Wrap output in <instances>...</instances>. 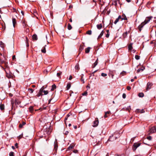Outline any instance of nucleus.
I'll return each mask as SVG.
<instances>
[{
    "label": "nucleus",
    "instance_id": "1",
    "mask_svg": "<svg viewBox=\"0 0 156 156\" xmlns=\"http://www.w3.org/2000/svg\"><path fill=\"white\" fill-rule=\"evenodd\" d=\"M152 18V16L147 17L146 18L144 22H143L140 25L138 26V29L140 31L141 30V28L147 23H148Z\"/></svg>",
    "mask_w": 156,
    "mask_h": 156
},
{
    "label": "nucleus",
    "instance_id": "2",
    "mask_svg": "<svg viewBox=\"0 0 156 156\" xmlns=\"http://www.w3.org/2000/svg\"><path fill=\"white\" fill-rule=\"evenodd\" d=\"M45 128L44 129V134L49 135L51 132L52 129L50 128V126H49L48 127H45V126L44 127V128Z\"/></svg>",
    "mask_w": 156,
    "mask_h": 156
},
{
    "label": "nucleus",
    "instance_id": "3",
    "mask_svg": "<svg viewBox=\"0 0 156 156\" xmlns=\"http://www.w3.org/2000/svg\"><path fill=\"white\" fill-rule=\"evenodd\" d=\"M141 144L140 143H134L132 147V149L133 151H135L139 146H140Z\"/></svg>",
    "mask_w": 156,
    "mask_h": 156
},
{
    "label": "nucleus",
    "instance_id": "4",
    "mask_svg": "<svg viewBox=\"0 0 156 156\" xmlns=\"http://www.w3.org/2000/svg\"><path fill=\"white\" fill-rule=\"evenodd\" d=\"M117 139V137H115V135H113L112 136L110 137L108 139V141H112L116 140Z\"/></svg>",
    "mask_w": 156,
    "mask_h": 156
},
{
    "label": "nucleus",
    "instance_id": "5",
    "mask_svg": "<svg viewBox=\"0 0 156 156\" xmlns=\"http://www.w3.org/2000/svg\"><path fill=\"white\" fill-rule=\"evenodd\" d=\"M58 147V143H57V140L56 139H55V142H54V150H53V151H55V153L56 152V151Z\"/></svg>",
    "mask_w": 156,
    "mask_h": 156
},
{
    "label": "nucleus",
    "instance_id": "6",
    "mask_svg": "<svg viewBox=\"0 0 156 156\" xmlns=\"http://www.w3.org/2000/svg\"><path fill=\"white\" fill-rule=\"evenodd\" d=\"M98 123L99 121L98 118H95V120L93 122V126L94 127H96L97 126L98 124Z\"/></svg>",
    "mask_w": 156,
    "mask_h": 156
},
{
    "label": "nucleus",
    "instance_id": "7",
    "mask_svg": "<svg viewBox=\"0 0 156 156\" xmlns=\"http://www.w3.org/2000/svg\"><path fill=\"white\" fill-rule=\"evenodd\" d=\"M44 89L43 87H42L41 88L38 94L36 95V96L37 97H39L41 95H42V93L43 92V90Z\"/></svg>",
    "mask_w": 156,
    "mask_h": 156
},
{
    "label": "nucleus",
    "instance_id": "8",
    "mask_svg": "<svg viewBox=\"0 0 156 156\" xmlns=\"http://www.w3.org/2000/svg\"><path fill=\"white\" fill-rule=\"evenodd\" d=\"M153 84L152 83L150 82H148L147 84V86L146 87V90H147L150 89L152 85Z\"/></svg>",
    "mask_w": 156,
    "mask_h": 156
},
{
    "label": "nucleus",
    "instance_id": "9",
    "mask_svg": "<svg viewBox=\"0 0 156 156\" xmlns=\"http://www.w3.org/2000/svg\"><path fill=\"white\" fill-rule=\"evenodd\" d=\"M5 68H4L2 67L4 70H5V71L6 72V73L9 72H10L9 70V67L7 65L5 64Z\"/></svg>",
    "mask_w": 156,
    "mask_h": 156
},
{
    "label": "nucleus",
    "instance_id": "10",
    "mask_svg": "<svg viewBox=\"0 0 156 156\" xmlns=\"http://www.w3.org/2000/svg\"><path fill=\"white\" fill-rule=\"evenodd\" d=\"M150 133H153L156 132V126H155L152 127L151 129L149 130Z\"/></svg>",
    "mask_w": 156,
    "mask_h": 156
},
{
    "label": "nucleus",
    "instance_id": "11",
    "mask_svg": "<svg viewBox=\"0 0 156 156\" xmlns=\"http://www.w3.org/2000/svg\"><path fill=\"white\" fill-rule=\"evenodd\" d=\"M135 112L136 113H144L145 111L143 109H137L136 110Z\"/></svg>",
    "mask_w": 156,
    "mask_h": 156
},
{
    "label": "nucleus",
    "instance_id": "12",
    "mask_svg": "<svg viewBox=\"0 0 156 156\" xmlns=\"http://www.w3.org/2000/svg\"><path fill=\"white\" fill-rule=\"evenodd\" d=\"M6 76L8 78H11L13 77L12 74L10 72L6 73Z\"/></svg>",
    "mask_w": 156,
    "mask_h": 156
},
{
    "label": "nucleus",
    "instance_id": "13",
    "mask_svg": "<svg viewBox=\"0 0 156 156\" xmlns=\"http://www.w3.org/2000/svg\"><path fill=\"white\" fill-rule=\"evenodd\" d=\"M12 21L13 26L14 27H15L16 25V19L15 18H13L12 19Z\"/></svg>",
    "mask_w": 156,
    "mask_h": 156
},
{
    "label": "nucleus",
    "instance_id": "14",
    "mask_svg": "<svg viewBox=\"0 0 156 156\" xmlns=\"http://www.w3.org/2000/svg\"><path fill=\"white\" fill-rule=\"evenodd\" d=\"M84 47L83 45H80L79 48V52L80 53L81 51L83 49Z\"/></svg>",
    "mask_w": 156,
    "mask_h": 156
},
{
    "label": "nucleus",
    "instance_id": "15",
    "mask_svg": "<svg viewBox=\"0 0 156 156\" xmlns=\"http://www.w3.org/2000/svg\"><path fill=\"white\" fill-rule=\"evenodd\" d=\"M32 38L34 40H37V36L36 34H34L32 36Z\"/></svg>",
    "mask_w": 156,
    "mask_h": 156
},
{
    "label": "nucleus",
    "instance_id": "16",
    "mask_svg": "<svg viewBox=\"0 0 156 156\" xmlns=\"http://www.w3.org/2000/svg\"><path fill=\"white\" fill-rule=\"evenodd\" d=\"M121 18V16H119L118 18L116 19L115 21L114 22V23L116 24L119 21V19Z\"/></svg>",
    "mask_w": 156,
    "mask_h": 156
},
{
    "label": "nucleus",
    "instance_id": "17",
    "mask_svg": "<svg viewBox=\"0 0 156 156\" xmlns=\"http://www.w3.org/2000/svg\"><path fill=\"white\" fill-rule=\"evenodd\" d=\"M91 48L90 47H88L87 48L85 49V52L86 53H88L90 51V49Z\"/></svg>",
    "mask_w": 156,
    "mask_h": 156
},
{
    "label": "nucleus",
    "instance_id": "18",
    "mask_svg": "<svg viewBox=\"0 0 156 156\" xmlns=\"http://www.w3.org/2000/svg\"><path fill=\"white\" fill-rule=\"evenodd\" d=\"M110 111H107V112H105V114L104 116V117L105 118H107L108 116L107 115H109L110 114Z\"/></svg>",
    "mask_w": 156,
    "mask_h": 156
},
{
    "label": "nucleus",
    "instance_id": "19",
    "mask_svg": "<svg viewBox=\"0 0 156 156\" xmlns=\"http://www.w3.org/2000/svg\"><path fill=\"white\" fill-rule=\"evenodd\" d=\"M133 48L132 44L131 43L128 45V49L129 51H131Z\"/></svg>",
    "mask_w": 156,
    "mask_h": 156
},
{
    "label": "nucleus",
    "instance_id": "20",
    "mask_svg": "<svg viewBox=\"0 0 156 156\" xmlns=\"http://www.w3.org/2000/svg\"><path fill=\"white\" fill-rule=\"evenodd\" d=\"M97 27L98 29L100 30L102 27V24H97Z\"/></svg>",
    "mask_w": 156,
    "mask_h": 156
},
{
    "label": "nucleus",
    "instance_id": "21",
    "mask_svg": "<svg viewBox=\"0 0 156 156\" xmlns=\"http://www.w3.org/2000/svg\"><path fill=\"white\" fill-rule=\"evenodd\" d=\"M29 110L30 112H32L34 110L33 107L32 106L30 107L29 108Z\"/></svg>",
    "mask_w": 156,
    "mask_h": 156
},
{
    "label": "nucleus",
    "instance_id": "22",
    "mask_svg": "<svg viewBox=\"0 0 156 156\" xmlns=\"http://www.w3.org/2000/svg\"><path fill=\"white\" fill-rule=\"evenodd\" d=\"M75 69L76 70H78L80 69L79 65L78 64H76L75 66Z\"/></svg>",
    "mask_w": 156,
    "mask_h": 156
},
{
    "label": "nucleus",
    "instance_id": "23",
    "mask_svg": "<svg viewBox=\"0 0 156 156\" xmlns=\"http://www.w3.org/2000/svg\"><path fill=\"white\" fill-rule=\"evenodd\" d=\"M0 108L1 110H3L4 109V105L3 104L0 105Z\"/></svg>",
    "mask_w": 156,
    "mask_h": 156
},
{
    "label": "nucleus",
    "instance_id": "24",
    "mask_svg": "<svg viewBox=\"0 0 156 156\" xmlns=\"http://www.w3.org/2000/svg\"><path fill=\"white\" fill-rule=\"evenodd\" d=\"M144 68L142 67V68L139 69L137 71V73H138L140 71H142L144 69Z\"/></svg>",
    "mask_w": 156,
    "mask_h": 156
},
{
    "label": "nucleus",
    "instance_id": "25",
    "mask_svg": "<svg viewBox=\"0 0 156 156\" xmlns=\"http://www.w3.org/2000/svg\"><path fill=\"white\" fill-rule=\"evenodd\" d=\"M46 46V45H45V47H43L42 48V49L41 50V52H42V53H46V48H45V47Z\"/></svg>",
    "mask_w": 156,
    "mask_h": 156
},
{
    "label": "nucleus",
    "instance_id": "26",
    "mask_svg": "<svg viewBox=\"0 0 156 156\" xmlns=\"http://www.w3.org/2000/svg\"><path fill=\"white\" fill-rule=\"evenodd\" d=\"M26 123L25 122H23L22 124H20L19 126V127L20 128H22L23 126Z\"/></svg>",
    "mask_w": 156,
    "mask_h": 156
},
{
    "label": "nucleus",
    "instance_id": "27",
    "mask_svg": "<svg viewBox=\"0 0 156 156\" xmlns=\"http://www.w3.org/2000/svg\"><path fill=\"white\" fill-rule=\"evenodd\" d=\"M72 27L71 25V24L69 23L68 24V27H67L68 29L69 30H70L72 29Z\"/></svg>",
    "mask_w": 156,
    "mask_h": 156
},
{
    "label": "nucleus",
    "instance_id": "28",
    "mask_svg": "<svg viewBox=\"0 0 156 156\" xmlns=\"http://www.w3.org/2000/svg\"><path fill=\"white\" fill-rule=\"evenodd\" d=\"M56 88V86L55 84H53L52 86V88L51 89V91H53Z\"/></svg>",
    "mask_w": 156,
    "mask_h": 156
},
{
    "label": "nucleus",
    "instance_id": "29",
    "mask_svg": "<svg viewBox=\"0 0 156 156\" xmlns=\"http://www.w3.org/2000/svg\"><path fill=\"white\" fill-rule=\"evenodd\" d=\"M0 61L1 62L2 64H4L5 65V64H7L6 62L4 60H2L1 58V57H0Z\"/></svg>",
    "mask_w": 156,
    "mask_h": 156
},
{
    "label": "nucleus",
    "instance_id": "30",
    "mask_svg": "<svg viewBox=\"0 0 156 156\" xmlns=\"http://www.w3.org/2000/svg\"><path fill=\"white\" fill-rule=\"evenodd\" d=\"M71 87V84L70 83H69L67 84L66 86V90H68Z\"/></svg>",
    "mask_w": 156,
    "mask_h": 156
},
{
    "label": "nucleus",
    "instance_id": "31",
    "mask_svg": "<svg viewBox=\"0 0 156 156\" xmlns=\"http://www.w3.org/2000/svg\"><path fill=\"white\" fill-rule=\"evenodd\" d=\"M74 147V145H73L71 144L69 146L68 148V149L70 150V149H72Z\"/></svg>",
    "mask_w": 156,
    "mask_h": 156
},
{
    "label": "nucleus",
    "instance_id": "32",
    "mask_svg": "<svg viewBox=\"0 0 156 156\" xmlns=\"http://www.w3.org/2000/svg\"><path fill=\"white\" fill-rule=\"evenodd\" d=\"M138 96L140 97H143L144 96V94L143 93H140L138 94Z\"/></svg>",
    "mask_w": 156,
    "mask_h": 156
},
{
    "label": "nucleus",
    "instance_id": "33",
    "mask_svg": "<svg viewBox=\"0 0 156 156\" xmlns=\"http://www.w3.org/2000/svg\"><path fill=\"white\" fill-rule=\"evenodd\" d=\"M22 24L23 27H25L26 25L25 21L24 20H23L22 21Z\"/></svg>",
    "mask_w": 156,
    "mask_h": 156
},
{
    "label": "nucleus",
    "instance_id": "34",
    "mask_svg": "<svg viewBox=\"0 0 156 156\" xmlns=\"http://www.w3.org/2000/svg\"><path fill=\"white\" fill-rule=\"evenodd\" d=\"M83 75H82L81 76V79L80 80L83 83H84V79H83Z\"/></svg>",
    "mask_w": 156,
    "mask_h": 156
},
{
    "label": "nucleus",
    "instance_id": "35",
    "mask_svg": "<svg viewBox=\"0 0 156 156\" xmlns=\"http://www.w3.org/2000/svg\"><path fill=\"white\" fill-rule=\"evenodd\" d=\"M98 62H95L92 65V68H94L98 64Z\"/></svg>",
    "mask_w": 156,
    "mask_h": 156
},
{
    "label": "nucleus",
    "instance_id": "36",
    "mask_svg": "<svg viewBox=\"0 0 156 156\" xmlns=\"http://www.w3.org/2000/svg\"><path fill=\"white\" fill-rule=\"evenodd\" d=\"M28 90L29 92L31 93H33L34 91V90L31 88L28 89Z\"/></svg>",
    "mask_w": 156,
    "mask_h": 156
},
{
    "label": "nucleus",
    "instance_id": "37",
    "mask_svg": "<svg viewBox=\"0 0 156 156\" xmlns=\"http://www.w3.org/2000/svg\"><path fill=\"white\" fill-rule=\"evenodd\" d=\"M127 32H126L125 33H124L123 34V37L124 38L126 37L127 36Z\"/></svg>",
    "mask_w": 156,
    "mask_h": 156
},
{
    "label": "nucleus",
    "instance_id": "38",
    "mask_svg": "<svg viewBox=\"0 0 156 156\" xmlns=\"http://www.w3.org/2000/svg\"><path fill=\"white\" fill-rule=\"evenodd\" d=\"M92 31L91 30H89L86 32V34H87L91 35V34Z\"/></svg>",
    "mask_w": 156,
    "mask_h": 156
},
{
    "label": "nucleus",
    "instance_id": "39",
    "mask_svg": "<svg viewBox=\"0 0 156 156\" xmlns=\"http://www.w3.org/2000/svg\"><path fill=\"white\" fill-rule=\"evenodd\" d=\"M26 43L27 44V47L29 46V44H28V38L27 37H26Z\"/></svg>",
    "mask_w": 156,
    "mask_h": 156
},
{
    "label": "nucleus",
    "instance_id": "40",
    "mask_svg": "<svg viewBox=\"0 0 156 156\" xmlns=\"http://www.w3.org/2000/svg\"><path fill=\"white\" fill-rule=\"evenodd\" d=\"M43 92H44V95H46L48 93V90H43Z\"/></svg>",
    "mask_w": 156,
    "mask_h": 156
},
{
    "label": "nucleus",
    "instance_id": "41",
    "mask_svg": "<svg viewBox=\"0 0 156 156\" xmlns=\"http://www.w3.org/2000/svg\"><path fill=\"white\" fill-rule=\"evenodd\" d=\"M135 59L136 60H139L140 58V56L138 55H136L135 56Z\"/></svg>",
    "mask_w": 156,
    "mask_h": 156
},
{
    "label": "nucleus",
    "instance_id": "42",
    "mask_svg": "<svg viewBox=\"0 0 156 156\" xmlns=\"http://www.w3.org/2000/svg\"><path fill=\"white\" fill-rule=\"evenodd\" d=\"M101 76L103 77H105L107 76V74L106 73H102L101 74Z\"/></svg>",
    "mask_w": 156,
    "mask_h": 156
},
{
    "label": "nucleus",
    "instance_id": "43",
    "mask_svg": "<svg viewBox=\"0 0 156 156\" xmlns=\"http://www.w3.org/2000/svg\"><path fill=\"white\" fill-rule=\"evenodd\" d=\"M9 156H14V152H10L9 154Z\"/></svg>",
    "mask_w": 156,
    "mask_h": 156
},
{
    "label": "nucleus",
    "instance_id": "44",
    "mask_svg": "<svg viewBox=\"0 0 156 156\" xmlns=\"http://www.w3.org/2000/svg\"><path fill=\"white\" fill-rule=\"evenodd\" d=\"M119 133H117L116 134H114V135H115V137H117V138L118 137H119Z\"/></svg>",
    "mask_w": 156,
    "mask_h": 156
},
{
    "label": "nucleus",
    "instance_id": "45",
    "mask_svg": "<svg viewBox=\"0 0 156 156\" xmlns=\"http://www.w3.org/2000/svg\"><path fill=\"white\" fill-rule=\"evenodd\" d=\"M130 109H131L130 106H128V107L126 108V110H128L129 111H130Z\"/></svg>",
    "mask_w": 156,
    "mask_h": 156
},
{
    "label": "nucleus",
    "instance_id": "46",
    "mask_svg": "<svg viewBox=\"0 0 156 156\" xmlns=\"http://www.w3.org/2000/svg\"><path fill=\"white\" fill-rule=\"evenodd\" d=\"M147 139L149 140H151V139H152V137L151 136H149L148 137H147Z\"/></svg>",
    "mask_w": 156,
    "mask_h": 156
},
{
    "label": "nucleus",
    "instance_id": "47",
    "mask_svg": "<svg viewBox=\"0 0 156 156\" xmlns=\"http://www.w3.org/2000/svg\"><path fill=\"white\" fill-rule=\"evenodd\" d=\"M126 72L124 71H123L122 72H121L120 74V75H121L122 76H123L124 75H125L126 74Z\"/></svg>",
    "mask_w": 156,
    "mask_h": 156
},
{
    "label": "nucleus",
    "instance_id": "48",
    "mask_svg": "<svg viewBox=\"0 0 156 156\" xmlns=\"http://www.w3.org/2000/svg\"><path fill=\"white\" fill-rule=\"evenodd\" d=\"M121 19H122V20H127L126 17V16L124 17L123 18H121Z\"/></svg>",
    "mask_w": 156,
    "mask_h": 156
},
{
    "label": "nucleus",
    "instance_id": "49",
    "mask_svg": "<svg viewBox=\"0 0 156 156\" xmlns=\"http://www.w3.org/2000/svg\"><path fill=\"white\" fill-rule=\"evenodd\" d=\"M104 33V31L102 30L101 32V34H100L99 35H100V36H101L102 37V36L103 35Z\"/></svg>",
    "mask_w": 156,
    "mask_h": 156
},
{
    "label": "nucleus",
    "instance_id": "50",
    "mask_svg": "<svg viewBox=\"0 0 156 156\" xmlns=\"http://www.w3.org/2000/svg\"><path fill=\"white\" fill-rule=\"evenodd\" d=\"M82 95H83V96H84V95H86L87 94V92H84L82 94Z\"/></svg>",
    "mask_w": 156,
    "mask_h": 156
},
{
    "label": "nucleus",
    "instance_id": "51",
    "mask_svg": "<svg viewBox=\"0 0 156 156\" xmlns=\"http://www.w3.org/2000/svg\"><path fill=\"white\" fill-rule=\"evenodd\" d=\"M16 104H17V105H19L20 103V102L19 101H17V100H15V101Z\"/></svg>",
    "mask_w": 156,
    "mask_h": 156
},
{
    "label": "nucleus",
    "instance_id": "52",
    "mask_svg": "<svg viewBox=\"0 0 156 156\" xmlns=\"http://www.w3.org/2000/svg\"><path fill=\"white\" fill-rule=\"evenodd\" d=\"M122 98H125L126 97V94H125V93H124L123 94H122Z\"/></svg>",
    "mask_w": 156,
    "mask_h": 156
},
{
    "label": "nucleus",
    "instance_id": "53",
    "mask_svg": "<svg viewBox=\"0 0 156 156\" xmlns=\"http://www.w3.org/2000/svg\"><path fill=\"white\" fill-rule=\"evenodd\" d=\"M61 73H62L61 72L58 73L57 74V76L58 77H59L60 76V75H61Z\"/></svg>",
    "mask_w": 156,
    "mask_h": 156
},
{
    "label": "nucleus",
    "instance_id": "54",
    "mask_svg": "<svg viewBox=\"0 0 156 156\" xmlns=\"http://www.w3.org/2000/svg\"><path fill=\"white\" fill-rule=\"evenodd\" d=\"M15 146L16 148H18V144L17 143H16L15 144Z\"/></svg>",
    "mask_w": 156,
    "mask_h": 156
},
{
    "label": "nucleus",
    "instance_id": "55",
    "mask_svg": "<svg viewBox=\"0 0 156 156\" xmlns=\"http://www.w3.org/2000/svg\"><path fill=\"white\" fill-rule=\"evenodd\" d=\"M131 89V87L129 86H128L127 87V89L128 90H130Z\"/></svg>",
    "mask_w": 156,
    "mask_h": 156
},
{
    "label": "nucleus",
    "instance_id": "56",
    "mask_svg": "<svg viewBox=\"0 0 156 156\" xmlns=\"http://www.w3.org/2000/svg\"><path fill=\"white\" fill-rule=\"evenodd\" d=\"M109 34L108 33H107L106 35V37L107 38L109 37Z\"/></svg>",
    "mask_w": 156,
    "mask_h": 156
},
{
    "label": "nucleus",
    "instance_id": "57",
    "mask_svg": "<svg viewBox=\"0 0 156 156\" xmlns=\"http://www.w3.org/2000/svg\"><path fill=\"white\" fill-rule=\"evenodd\" d=\"M115 156H125L124 154H121L120 155L117 154V155H115Z\"/></svg>",
    "mask_w": 156,
    "mask_h": 156
},
{
    "label": "nucleus",
    "instance_id": "58",
    "mask_svg": "<svg viewBox=\"0 0 156 156\" xmlns=\"http://www.w3.org/2000/svg\"><path fill=\"white\" fill-rule=\"evenodd\" d=\"M72 76L70 75V76H69V80H72Z\"/></svg>",
    "mask_w": 156,
    "mask_h": 156
},
{
    "label": "nucleus",
    "instance_id": "59",
    "mask_svg": "<svg viewBox=\"0 0 156 156\" xmlns=\"http://www.w3.org/2000/svg\"><path fill=\"white\" fill-rule=\"evenodd\" d=\"M15 58V55H13L12 56V59L13 60H14L15 58Z\"/></svg>",
    "mask_w": 156,
    "mask_h": 156
},
{
    "label": "nucleus",
    "instance_id": "60",
    "mask_svg": "<svg viewBox=\"0 0 156 156\" xmlns=\"http://www.w3.org/2000/svg\"><path fill=\"white\" fill-rule=\"evenodd\" d=\"M114 4H115V5L116 6L117 5V1L114 2Z\"/></svg>",
    "mask_w": 156,
    "mask_h": 156
},
{
    "label": "nucleus",
    "instance_id": "61",
    "mask_svg": "<svg viewBox=\"0 0 156 156\" xmlns=\"http://www.w3.org/2000/svg\"><path fill=\"white\" fill-rule=\"evenodd\" d=\"M21 13L22 14V15H23H23H24V12H23V11H22V10H21Z\"/></svg>",
    "mask_w": 156,
    "mask_h": 156
},
{
    "label": "nucleus",
    "instance_id": "62",
    "mask_svg": "<svg viewBox=\"0 0 156 156\" xmlns=\"http://www.w3.org/2000/svg\"><path fill=\"white\" fill-rule=\"evenodd\" d=\"M126 0L128 2H131V0Z\"/></svg>",
    "mask_w": 156,
    "mask_h": 156
},
{
    "label": "nucleus",
    "instance_id": "63",
    "mask_svg": "<svg viewBox=\"0 0 156 156\" xmlns=\"http://www.w3.org/2000/svg\"><path fill=\"white\" fill-rule=\"evenodd\" d=\"M74 128L75 129H76L77 128V126H74Z\"/></svg>",
    "mask_w": 156,
    "mask_h": 156
},
{
    "label": "nucleus",
    "instance_id": "64",
    "mask_svg": "<svg viewBox=\"0 0 156 156\" xmlns=\"http://www.w3.org/2000/svg\"><path fill=\"white\" fill-rule=\"evenodd\" d=\"M101 36H100V35H99L98 36V39H99L101 37Z\"/></svg>",
    "mask_w": 156,
    "mask_h": 156
}]
</instances>
